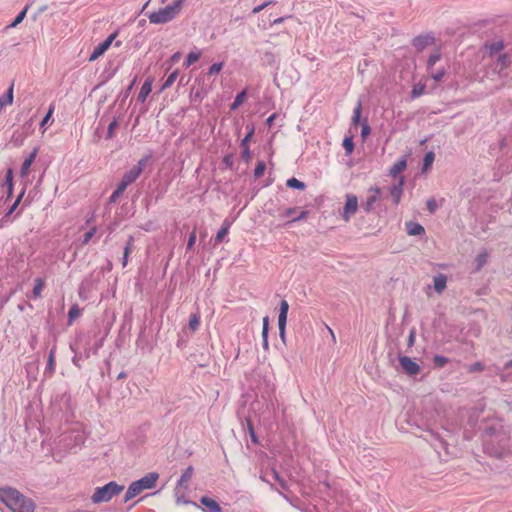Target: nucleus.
Listing matches in <instances>:
<instances>
[{
    "label": "nucleus",
    "mask_w": 512,
    "mask_h": 512,
    "mask_svg": "<svg viewBox=\"0 0 512 512\" xmlns=\"http://www.w3.org/2000/svg\"><path fill=\"white\" fill-rule=\"evenodd\" d=\"M124 490V486L115 481H110L101 487H96L91 496L93 504L109 502L113 497L118 496Z\"/></svg>",
    "instance_id": "5"
},
{
    "label": "nucleus",
    "mask_w": 512,
    "mask_h": 512,
    "mask_svg": "<svg viewBox=\"0 0 512 512\" xmlns=\"http://www.w3.org/2000/svg\"><path fill=\"white\" fill-rule=\"evenodd\" d=\"M406 231L407 234L411 236H419L425 234L424 227L421 224L413 221L406 222Z\"/></svg>",
    "instance_id": "19"
},
{
    "label": "nucleus",
    "mask_w": 512,
    "mask_h": 512,
    "mask_svg": "<svg viewBox=\"0 0 512 512\" xmlns=\"http://www.w3.org/2000/svg\"><path fill=\"white\" fill-rule=\"evenodd\" d=\"M272 477L275 481L278 482L281 489H283V490L288 489L287 482L280 476V474L275 469L272 470Z\"/></svg>",
    "instance_id": "44"
},
{
    "label": "nucleus",
    "mask_w": 512,
    "mask_h": 512,
    "mask_svg": "<svg viewBox=\"0 0 512 512\" xmlns=\"http://www.w3.org/2000/svg\"><path fill=\"white\" fill-rule=\"evenodd\" d=\"M266 169V164L263 160L257 162L256 167L254 169V177L260 178Z\"/></svg>",
    "instance_id": "45"
},
{
    "label": "nucleus",
    "mask_w": 512,
    "mask_h": 512,
    "mask_svg": "<svg viewBox=\"0 0 512 512\" xmlns=\"http://www.w3.org/2000/svg\"><path fill=\"white\" fill-rule=\"evenodd\" d=\"M13 193V171L11 168L7 170L4 179H0V204L6 203Z\"/></svg>",
    "instance_id": "6"
},
{
    "label": "nucleus",
    "mask_w": 512,
    "mask_h": 512,
    "mask_svg": "<svg viewBox=\"0 0 512 512\" xmlns=\"http://www.w3.org/2000/svg\"><path fill=\"white\" fill-rule=\"evenodd\" d=\"M245 98H246V91H245V90H243V91L239 92V93L236 95V97H235V99H234L233 103L231 104V107H230V108H231V110H236V109H237V108H238V107L243 103V101L245 100Z\"/></svg>",
    "instance_id": "38"
},
{
    "label": "nucleus",
    "mask_w": 512,
    "mask_h": 512,
    "mask_svg": "<svg viewBox=\"0 0 512 512\" xmlns=\"http://www.w3.org/2000/svg\"><path fill=\"white\" fill-rule=\"evenodd\" d=\"M183 0H175L172 4L152 12L148 19L152 24H165L172 21L181 11Z\"/></svg>",
    "instance_id": "4"
},
{
    "label": "nucleus",
    "mask_w": 512,
    "mask_h": 512,
    "mask_svg": "<svg viewBox=\"0 0 512 512\" xmlns=\"http://www.w3.org/2000/svg\"><path fill=\"white\" fill-rule=\"evenodd\" d=\"M427 209L431 214H434L438 208L436 199L431 197L427 200Z\"/></svg>",
    "instance_id": "56"
},
{
    "label": "nucleus",
    "mask_w": 512,
    "mask_h": 512,
    "mask_svg": "<svg viewBox=\"0 0 512 512\" xmlns=\"http://www.w3.org/2000/svg\"><path fill=\"white\" fill-rule=\"evenodd\" d=\"M151 158V155H147L143 158H141L136 165H134L132 168L134 170H137L139 169V175H141L143 169L145 168V166L147 165L149 159Z\"/></svg>",
    "instance_id": "47"
},
{
    "label": "nucleus",
    "mask_w": 512,
    "mask_h": 512,
    "mask_svg": "<svg viewBox=\"0 0 512 512\" xmlns=\"http://www.w3.org/2000/svg\"><path fill=\"white\" fill-rule=\"evenodd\" d=\"M506 431L503 425L499 422L493 423L492 425L487 426L483 432V442L488 439H493L495 436H498L500 432Z\"/></svg>",
    "instance_id": "12"
},
{
    "label": "nucleus",
    "mask_w": 512,
    "mask_h": 512,
    "mask_svg": "<svg viewBox=\"0 0 512 512\" xmlns=\"http://www.w3.org/2000/svg\"><path fill=\"white\" fill-rule=\"evenodd\" d=\"M200 325V316L194 313L189 318V327L192 331H196Z\"/></svg>",
    "instance_id": "42"
},
{
    "label": "nucleus",
    "mask_w": 512,
    "mask_h": 512,
    "mask_svg": "<svg viewBox=\"0 0 512 512\" xmlns=\"http://www.w3.org/2000/svg\"><path fill=\"white\" fill-rule=\"evenodd\" d=\"M248 132L246 136L241 140V147H248V143L254 134V126H247Z\"/></svg>",
    "instance_id": "49"
},
{
    "label": "nucleus",
    "mask_w": 512,
    "mask_h": 512,
    "mask_svg": "<svg viewBox=\"0 0 512 512\" xmlns=\"http://www.w3.org/2000/svg\"><path fill=\"white\" fill-rule=\"evenodd\" d=\"M487 260H488V253L486 251L479 253L476 257V262H477L476 270L479 271L487 263Z\"/></svg>",
    "instance_id": "40"
},
{
    "label": "nucleus",
    "mask_w": 512,
    "mask_h": 512,
    "mask_svg": "<svg viewBox=\"0 0 512 512\" xmlns=\"http://www.w3.org/2000/svg\"><path fill=\"white\" fill-rule=\"evenodd\" d=\"M442 54L439 49H436L427 60V71L433 70L434 65L441 59Z\"/></svg>",
    "instance_id": "25"
},
{
    "label": "nucleus",
    "mask_w": 512,
    "mask_h": 512,
    "mask_svg": "<svg viewBox=\"0 0 512 512\" xmlns=\"http://www.w3.org/2000/svg\"><path fill=\"white\" fill-rule=\"evenodd\" d=\"M361 112H362V102L358 101L357 105L355 106L353 110V116H352V124L357 126L360 123L361 118Z\"/></svg>",
    "instance_id": "34"
},
{
    "label": "nucleus",
    "mask_w": 512,
    "mask_h": 512,
    "mask_svg": "<svg viewBox=\"0 0 512 512\" xmlns=\"http://www.w3.org/2000/svg\"><path fill=\"white\" fill-rule=\"evenodd\" d=\"M403 185H404V177L400 176L398 179V183L394 184L390 188V194L393 199V202L395 205H398L401 200V196L403 194Z\"/></svg>",
    "instance_id": "13"
},
{
    "label": "nucleus",
    "mask_w": 512,
    "mask_h": 512,
    "mask_svg": "<svg viewBox=\"0 0 512 512\" xmlns=\"http://www.w3.org/2000/svg\"><path fill=\"white\" fill-rule=\"evenodd\" d=\"M133 241H134L133 237L129 236L128 242H127L126 246L124 247L123 255L129 256V254L131 252V246H132Z\"/></svg>",
    "instance_id": "60"
},
{
    "label": "nucleus",
    "mask_w": 512,
    "mask_h": 512,
    "mask_svg": "<svg viewBox=\"0 0 512 512\" xmlns=\"http://www.w3.org/2000/svg\"><path fill=\"white\" fill-rule=\"evenodd\" d=\"M369 192L372 194L369 195L366 201L361 205L366 213H370L373 210L374 204L379 200L381 190L378 186H374L369 189Z\"/></svg>",
    "instance_id": "10"
},
{
    "label": "nucleus",
    "mask_w": 512,
    "mask_h": 512,
    "mask_svg": "<svg viewBox=\"0 0 512 512\" xmlns=\"http://www.w3.org/2000/svg\"><path fill=\"white\" fill-rule=\"evenodd\" d=\"M117 126H118V121L116 119H114L112 122H110V124L108 125V128H107V135H106L107 139L113 138L114 131Z\"/></svg>",
    "instance_id": "53"
},
{
    "label": "nucleus",
    "mask_w": 512,
    "mask_h": 512,
    "mask_svg": "<svg viewBox=\"0 0 512 512\" xmlns=\"http://www.w3.org/2000/svg\"><path fill=\"white\" fill-rule=\"evenodd\" d=\"M289 310V304L286 300H282L279 306L278 321L287 322V314Z\"/></svg>",
    "instance_id": "27"
},
{
    "label": "nucleus",
    "mask_w": 512,
    "mask_h": 512,
    "mask_svg": "<svg viewBox=\"0 0 512 512\" xmlns=\"http://www.w3.org/2000/svg\"><path fill=\"white\" fill-rule=\"evenodd\" d=\"M286 323L287 322L278 321L279 336L283 343H285L286 340Z\"/></svg>",
    "instance_id": "55"
},
{
    "label": "nucleus",
    "mask_w": 512,
    "mask_h": 512,
    "mask_svg": "<svg viewBox=\"0 0 512 512\" xmlns=\"http://www.w3.org/2000/svg\"><path fill=\"white\" fill-rule=\"evenodd\" d=\"M308 211H302L297 217L293 218L291 221H288L287 224H291L293 222H298L300 220H303L307 217Z\"/></svg>",
    "instance_id": "62"
},
{
    "label": "nucleus",
    "mask_w": 512,
    "mask_h": 512,
    "mask_svg": "<svg viewBox=\"0 0 512 512\" xmlns=\"http://www.w3.org/2000/svg\"><path fill=\"white\" fill-rule=\"evenodd\" d=\"M121 194H122L121 192H119L118 190L115 189L113 191V193L111 194V196L109 197V203H115Z\"/></svg>",
    "instance_id": "64"
},
{
    "label": "nucleus",
    "mask_w": 512,
    "mask_h": 512,
    "mask_svg": "<svg viewBox=\"0 0 512 512\" xmlns=\"http://www.w3.org/2000/svg\"><path fill=\"white\" fill-rule=\"evenodd\" d=\"M433 283L435 291L440 294L446 288L447 276L444 274H438L437 276L434 277Z\"/></svg>",
    "instance_id": "20"
},
{
    "label": "nucleus",
    "mask_w": 512,
    "mask_h": 512,
    "mask_svg": "<svg viewBox=\"0 0 512 512\" xmlns=\"http://www.w3.org/2000/svg\"><path fill=\"white\" fill-rule=\"evenodd\" d=\"M55 351L56 347H53L48 356V362L45 369V373L49 372V374H52L54 372V366H55Z\"/></svg>",
    "instance_id": "29"
},
{
    "label": "nucleus",
    "mask_w": 512,
    "mask_h": 512,
    "mask_svg": "<svg viewBox=\"0 0 512 512\" xmlns=\"http://www.w3.org/2000/svg\"><path fill=\"white\" fill-rule=\"evenodd\" d=\"M139 169L137 170H134L133 168H131L130 170H128L127 172L124 173V175L122 176V179L128 184H132L133 182L136 181V179L139 177Z\"/></svg>",
    "instance_id": "26"
},
{
    "label": "nucleus",
    "mask_w": 512,
    "mask_h": 512,
    "mask_svg": "<svg viewBox=\"0 0 512 512\" xmlns=\"http://www.w3.org/2000/svg\"><path fill=\"white\" fill-rule=\"evenodd\" d=\"M428 73L435 82H440L445 76L446 70L444 68H441L436 71L431 70Z\"/></svg>",
    "instance_id": "41"
},
{
    "label": "nucleus",
    "mask_w": 512,
    "mask_h": 512,
    "mask_svg": "<svg viewBox=\"0 0 512 512\" xmlns=\"http://www.w3.org/2000/svg\"><path fill=\"white\" fill-rule=\"evenodd\" d=\"M358 210V199L354 194L346 195V202L344 205L342 217L345 221H349Z\"/></svg>",
    "instance_id": "7"
},
{
    "label": "nucleus",
    "mask_w": 512,
    "mask_h": 512,
    "mask_svg": "<svg viewBox=\"0 0 512 512\" xmlns=\"http://www.w3.org/2000/svg\"><path fill=\"white\" fill-rule=\"evenodd\" d=\"M370 133H371V127L368 123V120L365 118L361 122V136H362V138L365 139Z\"/></svg>",
    "instance_id": "50"
},
{
    "label": "nucleus",
    "mask_w": 512,
    "mask_h": 512,
    "mask_svg": "<svg viewBox=\"0 0 512 512\" xmlns=\"http://www.w3.org/2000/svg\"><path fill=\"white\" fill-rule=\"evenodd\" d=\"M241 148H242V152H241L242 159L245 161H248L251 158V151H250L249 147H241Z\"/></svg>",
    "instance_id": "61"
},
{
    "label": "nucleus",
    "mask_w": 512,
    "mask_h": 512,
    "mask_svg": "<svg viewBox=\"0 0 512 512\" xmlns=\"http://www.w3.org/2000/svg\"><path fill=\"white\" fill-rule=\"evenodd\" d=\"M224 66L223 62L214 63L209 67L208 75L218 74Z\"/></svg>",
    "instance_id": "51"
},
{
    "label": "nucleus",
    "mask_w": 512,
    "mask_h": 512,
    "mask_svg": "<svg viewBox=\"0 0 512 512\" xmlns=\"http://www.w3.org/2000/svg\"><path fill=\"white\" fill-rule=\"evenodd\" d=\"M485 47L488 49L489 54L492 56L504 49V42L502 40L486 43Z\"/></svg>",
    "instance_id": "23"
},
{
    "label": "nucleus",
    "mask_w": 512,
    "mask_h": 512,
    "mask_svg": "<svg viewBox=\"0 0 512 512\" xmlns=\"http://www.w3.org/2000/svg\"><path fill=\"white\" fill-rule=\"evenodd\" d=\"M448 362L449 359L445 356L435 355L433 358V364L437 368H443Z\"/></svg>",
    "instance_id": "43"
},
{
    "label": "nucleus",
    "mask_w": 512,
    "mask_h": 512,
    "mask_svg": "<svg viewBox=\"0 0 512 512\" xmlns=\"http://www.w3.org/2000/svg\"><path fill=\"white\" fill-rule=\"evenodd\" d=\"M37 152H38V149L34 148V150L26 157V159L22 163L21 170H20L21 177H25L28 175L29 169H30L31 165L33 164V162L35 161V158L37 156Z\"/></svg>",
    "instance_id": "15"
},
{
    "label": "nucleus",
    "mask_w": 512,
    "mask_h": 512,
    "mask_svg": "<svg viewBox=\"0 0 512 512\" xmlns=\"http://www.w3.org/2000/svg\"><path fill=\"white\" fill-rule=\"evenodd\" d=\"M96 233V228L93 227L91 228L89 231H87L85 234H84V237H83V240H82V243L83 244H87L91 238L94 236V234Z\"/></svg>",
    "instance_id": "57"
},
{
    "label": "nucleus",
    "mask_w": 512,
    "mask_h": 512,
    "mask_svg": "<svg viewBox=\"0 0 512 512\" xmlns=\"http://www.w3.org/2000/svg\"><path fill=\"white\" fill-rule=\"evenodd\" d=\"M467 370L469 373L480 372V371L484 370V365H483V363L478 361V362H475V363L469 365Z\"/></svg>",
    "instance_id": "54"
},
{
    "label": "nucleus",
    "mask_w": 512,
    "mask_h": 512,
    "mask_svg": "<svg viewBox=\"0 0 512 512\" xmlns=\"http://www.w3.org/2000/svg\"><path fill=\"white\" fill-rule=\"evenodd\" d=\"M434 159H435L434 152L430 151L425 154L424 159H423V166H422L423 171H426L427 169H429L432 166Z\"/></svg>",
    "instance_id": "35"
},
{
    "label": "nucleus",
    "mask_w": 512,
    "mask_h": 512,
    "mask_svg": "<svg viewBox=\"0 0 512 512\" xmlns=\"http://www.w3.org/2000/svg\"><path fill=\"white\" fill-rule=\"evenodd\" d=\"M25 190L23 189L21 193L18 195L14 203L9 207L8 211L5 213V215L0 219V226H4L6 223L9 222V218L11 214L16 210L18 205L20 204L22 197L24 196Z\"/></svg>",
    "instance_id": "16"
},
{
    "label": "nucleus",
    "mask_w": 512,
    "mask_h": 512,
    "mask_svg": "<svg viewBox=\"0 0 512 512\" xmlns=\"http://www.w3.org/2000/svg\"><path fill=\"white\" fill-rule=\"evenodd\" d=\"M200 503L205 506L207 512H222L220 504L208 496H202Z\"/></svg>",
    "instance_id": "14"
},
{
    "label": "nucleus",
    "mask_w": 512,
    "mask_h": 512,
    "mask_svg": "<svg viewBox=\"0 0 512 512\" xmlns=\"http://www.w3.org/2000/svg\"><path fill=\"white\" fill-rule=\"evenodd\" d=\"M152 82H153V80L151 78H147L145 80V82L143 83V85L141 86L140 91L137 96V100L139 102L143 103L146 101L148 95L151 93V90H152Z\"/></svg>",
    "instance_id": "17"
},
{
    "label": "nucleus",
    "mask_w": 512,
    "mask_h": 512,
    "mask_svg": "<svg viewBox=\"0 0 512 512\" xmlns=\"http://www.w3.org/2000/svg\"><path fill=\"white\" fill-rule=\"evenodd\" d=\"M88 357H89V352L85 353L84 355L82 353H76L74 355V357L72 358V362L75 366H77L78 368H81L82 367L81 362L84 359H87Z\"/></svg>",
    "instance_id": "46"
},
{
    "label": "nucleus",
    "mask_w": 512,
    "mask_h": 512,
    "mask_svg": "<svg viewBox=\"0 0 512 512\" xmlns=\"http://www.w3.org/2000/svg\"><path fill=\"white\" fill-rule=\"evenodd\" d=\"M509 447V434L507 431L500 432L493 439L483 442L484 452L495 458H502Z\"/></svg>",
    "instance_id": "3"
},
{
    "label": "nucleus",
    "mask_w": 512,
    "mask_h": 512,
    "mask_svg": "<svg viewBox=\"0 0 512 512\" xmlns=\"http://www.w3.org/2000/svg\"><path fill=\"white\" fill-rule=\"evenodd\" d=\"M248 429H249V434H250L252 442L258 443V438H257L256 433L254 431L253 425H252V423L250 421H248Z\"/></svg>",
    "instance_id": "59"
},
{
    "label": "nucleus",
    "mask_w": 512,
    "mask_h": 512,
    "mask_svg": "<svg viewBox=\"0 0 512 512\" xmlns=\"http://www.w3.org/2000/svg\"><path fill=\"white\" fill-rule=\"evenodd\" d=\"M194 473V468L190 465L182 473L180 479L177 482L178 486L187 488V483L190 481Z\"/></svg>",
    "instance_id": "22"
},
{
    "label": "nucleus",
    "mask_w": 512,
    "mask_h": 512,
    "mask_svg": "<svg viewBox=\"0 0 512 512\" xmlns=\"http://www.w3.org/2000/svg\"><path fill=\"white\" fill-rule=\"evenodd\" d=\"M425 93V85L418 83L415 84L411 91V98L416 99Z\"/></svg>",
    "instance_id": "37"
},
{
    "label": "nucleus",
    "mask_w": 512,
    "mask_h": 512,
    "mask_svg": "<svg viewBox=\"0 0 512 512\" xmlns=\"http://www.w3.org/2000/svg\"><path fill=\"white\" fill-rule=\"evenodd\" d=\"M158 478V473L150 472L143 476L142 478L133 481L127 488V491L123 498V502L127 503L128 501L139 495L142 491L154 488Z\"/></svg>",
    "instance_id": "2"
},
{
    "label": "nucleus",
    "mask_w": 512,
    "mask_h": 512,
    "mask_svg": "<svg viewBox=\"0 0 512 512\" xmlns=\"http://www.w3.org/2000/svg\"><path fill=\"white\" fill-rule=\"evenodd\" d=\"M509 64V58L507 54H501L497 58V65L500 66V69H505Z\"/></svg>",
    "instance_id": "52"
},
{
    "label": "nucleus",
    "mask_w": 512,
    "mask_h": 512,
    "mask_svg": "<svg viewBox=\"0 0 512 512\" xmlns=\"http://www.w3.org/2000/svg\"><path fill=\"white\" fill-rule=\"evenodd\" d=\"M399 363L403 371L410 376H414L420 371L419 364L408 356H399Z\"/></svg>",
    "instance_id": "9"
},
{
    "label": "nucleus",
    "mask_w": 512,
    "mask_h": 512,
    "mask_svg": "<svg viewBox=\"0 0 512 512\" xmlns=\"http://www.w3.org/2000/svg\"><path fill=\"white\" fill-rule=\"evenodd\" d=\"M407 167V161L405 157L397 160L389 169V175L393 178H396L402 171H404Z\"/></svg>",
    "instance_id": "18"
},
{
    "label": "nucleus",
    "mask_w": 512,
    "mask_h": 512,
    "mask_svg": "<svg viewBox=\"0 0 512 512\" xmlns=\"http://www.w3.org/2000/svg\"><path fill=\"white\" fill-rule=\"evenodd\" d=\"M196 242V232L195 230L192 231L189 235V238H188V242H187V246H186V249L187 250H190L193 248L194 244Z\"/></svg>",
    "instance_id": "58"
},
{
    "label": "nucleus",
    "mask_w": 512,
    "mask_h": 512,
    "mask_svg": "<svg viewBox=\"0 0 512 512\" xmlns=\"http://www.w3.org/2000/svg\"><path fill=\"white\" fill-rule=\"evenodd\" d=\"M286 185L289 188L304 190L306 188V184L295 177H292L286 181Z\"/></svg>",
    "instance_id": "28"
},
{
    "label": "nucleus",
    "mask_w": 512,
    "mask_h": 512,
    "mask_svg": "<svg viewBox=\"0 0 512 512\" xmlns=\"http://www.w3.org/2000/svg\"><path fill=\"white\" fill-rule=\"evenodd\" d=\"M268 332H269V318H268V316H265L263 318V327H262V346L265 351L269 350Z\"/></svg>",
    "instance_id": "21"
},
{
    "label": "nucleus",
    "mask_w": 512,
    "mask_h": 512,
    "mask_svg": "<svg viewBox=\"0 0 512 512\" xmlns=\"http://www.w3.org/2000/svg\"><path fill=\"white\" fill-rule=\"evenodd\" d=\"M28 8H29L28 5L25 6L24 9L16 16V18L13 20V22L11 24H9L8 27L9 28H14L17 25H19L24 20V18L26 17Z\"/></svg>",
    "instance_id": "39"
},
{
    "label": "nucleus",
    "mask_w": 512,
    "mask_h": 512,
    "mask_svg": "<svg viewBox=\"0 0 512 512\" xmlns=\"http://www.w3.org/2000/svg\"><path fill=\"white\" fill-rule=\"evenodd\" d=\"M81 310L77 304L71 306L68 311V324L71 325L72 322L80 316Z\"/></svg>",
    "instance_id": "32"
},
{
    "label": "nucleus",
    "mask_w": 512,
    "mask_h": 512,
    "mask_svg": "<svg viewBox=\"0 0 512 512\" xmlns=\"http://www.w3.org/2000/svg\"><path fill=\"white\" fill-rule=\"evenodd\" d=\"M343 147L345 149L346 155H350L354 150V142L351 137H346L343 140Z\"/></svg>",
    "instance_id": "48"
},
{
    "label": "nucleus",
    "mask_w": 512,
    "mask_h": 512,
    "mask_svg": "<svg viewBox=\"0 0 512 512\" xmlns=\"http://www.w3.org/2000/svg\"><path fill=\"white\" fill-rule=\"evenodd\" d=\"M0 501L13 512H34L35 503L12 487L0 488Z\"/></svg>",
    "instance_id": "1"
},
{
    "label": "nucleus",
    "mask_w": 512,
    "mask_h": 512,
    "mask_svg": "<svg viewBox=\"0 0 512 512\" xmlns=\"http://www.w3.org/2000/svg\"><path fill=\"white\" fill-rule=\"evenodd\" d=\"M13 103V84L8 88L5 94L0 96V108Z\"/></svg>",
    "instance_id": "24"
},
{
    "label": "nucleus",
    "mask_w": 512,
    "mask_h": 512,
    "mask_svg": "<svg viewBox=\"0 0 512 512\" xmlns=\"http://www.w3.org/2000/svg\"><path fill=\"white\" fill-rule=\"evenodd\" d=\"M223 163H224L227 167L231 168V167L233 166V164H234L233 156H232L231 154H230V155H226V156H224V158H223Z\"/></svg>",
    "instance_id": "63"
},
{
    "label": "nucleus",
    "mask_w": 512,
    "mask_h": 512,
    "mask_svg": "<svg viewBox=\"0 0 512 512\" xmlns=\"http://www.w3.org/2000/svg\"><path fill=\"white\" fill-rule=\"evenodd\" d=\"M200 56H201L200 51H191L186 57L184 66L185 67L191 66L192 64H194L195 62H197L199 60Z\"/></svg>",
    "instance_id": "31"
},
{
    "label": "nucleus",
    "mask_w": 512,
    "mask_h": 512,
    "mask_svg": "<svg viewBox=\"0 0 512 512\" xmlns=\"http://www.w3.org/2000/svg\"><path fill=\"white\" fill-rule=\"evenodd\" d=\"M177 77H178V70H175L170 75H168L166 80L163 82L160 91H164L165 89L171 87L173 85V83L175 82V80L177 79Z\"/></svg>",
    "instance_id": "33"
},
{
    "label": "nucleus",
    "mask_w": 512,
    "mask_h": 512,
    "mask_svg": "<svg viewBox=\"0 0 512 512\" xmlns=\"http://www.w3.org/2000/svg\"><path fill=\"white\" fill-rule=\"evenodd\" d=\"M43 288H44V281H43V279L36 278L35 279V285H34L33 291H32L33 297L34 298L40 297Z\"/></svg>",
    "instance_id": "36"
},
{
    "label": "nucleus",
    "mask_w": 512,
    "mask_h": 512,
    "mask_svg": "<svg viewBox=\"0 0 512 512\" xmlns=\"http://www.w3.org/2000/svg\"><path fill=\"white\" fill-rule=\"evenodd\" d=\"M435 42V38L432 35H420L413 39L412 45L419 52L423 51L430 45H433Z\"/></svg>",
    "instance_id": "11"
},
{
    "label": "nucleus",
    "mask_w": 512,
    "mask_h": 512,
    "mask_svg": "<svg viewBox=\"0 0 512 512\" xmlns=\"http://www.w3.org/2000/svg\"><path fill=\"white\" fill-rule=\"evenodd\" d=\"M117 36V32L112 33L109 35L103 42L99 43L95 48L92 54L89 57L90 61L96 60L98 57H100L102 54H104L109 47L111 46L113 40Z\"/></svg>",
    "instance_id": "8"
},
{
    "label": "nucleus",
    "mask_w": 512,
    "mask_h": 512,
    "mask_svg": "<svg viewBox=\"0 0 512 512\" xmlns=\"http://www.w3.org/2000/svg\"><path fill=\"white\" fill-rule=\"evenodd\" d=\"M230 228V223L224 222L223 226L220 228V230L217 232L215 237L216 243H221L224 239V237L228 234Z\"/></svg>",
    "instance_id": "30"
}]
</instances>
